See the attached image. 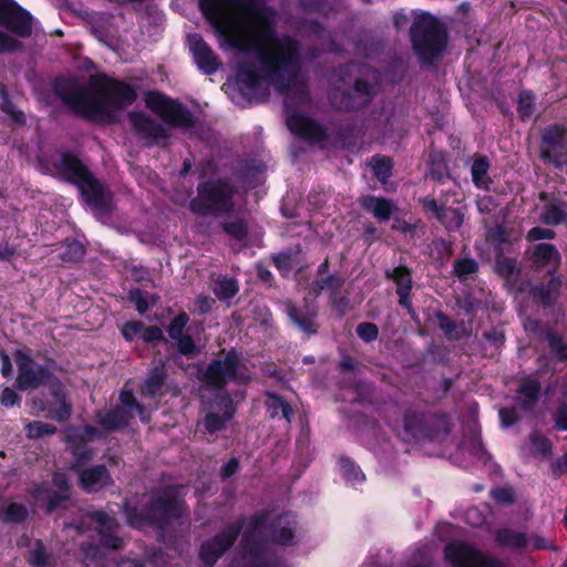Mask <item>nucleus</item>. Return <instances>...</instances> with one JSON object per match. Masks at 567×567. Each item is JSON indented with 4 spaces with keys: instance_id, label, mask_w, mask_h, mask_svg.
<instances>
[{
    "instance_id": "nucleus-26",
    "label": "nucleus",
    "mask_w": 567,
    "mask_h": 567,
    "mask_svg": "<svg viewBox=\"0 0 567 567\" xmlns=\"http://www.w3.org/2000/svg\"><path fill=\"white\" fill-rule=\"evenodd\" d=\"M431 410H417L408 408L402 417V426L405 441L425 440L426 422Z\"/></svg>"
},
{
    "instance_id": "nucleus-61",
    "label": "nucleus",
    "mask_w": 567,
    "mask_h": 567,
    "mask_svg": "<svg viewBox=\"0 0 567 567\" xmlns=\"http://www.w3.org/2000/svg\"><path fill=\"white\" fill-rule=\"evenodd\" d=\"M495 270L502 278L509 280L517 272L516 260L508 257H497Z\"/></svg>"
},
{
    "instance_id": "nucleus-44",
    "label": "nucleus",
    "mask_w": 567,
    "mask_h": 567,
    "mask_svg": "<svg viewBox=\"0 0 567 567\" xmlns=\"http://www.w3.org/2000/svg\"><path fill=\"white\" fill-rule=\"evenodd\" d=\"M223 231L237 241H245L249 235V226L245 218L221 223Z\"/></svg>"
},
{
    "instance_id": "nucleus-39",
    "label": "nucleus",
    "mask_w": 567,
    "mask_h": 567,
    "mask_svg": "<svg viewBox=\"0 0 567 567\" xmlns=\"http://www.w3.org/2000/svg\"><path fill=\"white\" fill-rule=\"evenodd\" d=\"M489 167L491 163L485 155H478L474 158L471 166V175L472 181L477 188L485 190L489 189V186L493 183L492 178L488 176Z\"/></svg>"
},
{
    "instance_id": "nucleus-35",
    "label": "nucleus",
    "mask_w": 567,
    "mask_h": 567,
    "mask_svg": "<svg viewBox=\"0 0 567 567\" xmlns=\"http://www.w3.org/2000/svg\"><path fill=\"white\" fill-rule=\"evenodd\" d=\"M265 408L270 419H284L291 423L293 419V410L284 395L267 391L265 393Z\"/></svg>"
},
{
    "instance_id": "nucleus-12",
    "label": "nucleus",
    "mask_w": 567,
    "mask_h": 567,
    "mask_svg": "<svg viewBox=\"0 0 567 567\" xmlns=\"http://www.w3.org/2000/svg\"><path fill=\"white\" fill-rule=\"evenodd\" d=\"M444 556L452 567H506L499 558L489 556L465 542L449 543Z\"/></svg>"
},
{
    "instance_id": "nucleus-20",
    "label": "nucleus",
    "mask_w": 567,
    "mask_h": 567,
    "mask_svg": "<svg viewBox=\"0 0 567 567\" xmlns=\"http://www.w3.org/2000/svg\"><path fill=\"white\" fill-rule=\"evenodd\" d=\"M96 524V534L101 547L107 550H121L124 548V539L117 535L120 523L115 517L110 516L104 511H95L90 515Z\"/></svg>"
},
{
    "instance_id": "nucleus-46",
    "label": "nucleus",
    "mask_w": 567,
    "mask_h": 567,
    "mask_svg": "<svg viewBox=\"0 0 567 567\" xmlns=\"http://www.w3.org/2000/svg\"><path fill=\"white\" fill-rule=\"evenodd\" d=\"M29 516V511L21 503H10L4 509L0 511V520L2 523L21 524Z\"/></svg>"
},
{
    "instance_id": "nucleus-8",
    "label": "nucleus",
    "mask_w": 567,
    "mask_h": 567,
    "mask_svg": "<svg viewBox=\"0 0 567 567\" xmlns=\"http://www.w3.org/2000/svg\"><path fill=\"white\" fill-rule=\"evenodd\" d=\"M144 101L146 106L158 114L169 127L190 130L198 123L197 117L186 105L159 91L146 92Z\"/></svg>"
},
{
    "instance_id": "nucleus-60",
    "label": "nucleus",
    "mask_w": 567,
    "mask_h": 567,
    "mask_svg": "<svg viewBox=\"0 0 567 567\" xmlns=\"http://www.w3.org/2000/svg\"><path fill=\"white\" fill-rule=\"evenodd\" d=\"M530 293L533 298L539 301L544 307H549L554 303V295L551 282L545 285H536L532 288Z\"/></svg>"
},
{
    "instance_id": "nucleus-36",
    "label": "nucleus",
    "mask_w": 567,
    "mask_h": 567,
    "mask_svg": "<svg viewBox=\"0 0 567 567\" xmlns=\"http://www.w3.org/2000/svg\"><path fill=\"white\" fill-rule=\"evenodd\" d=\"M497 545L517 551H524L528 546V536L509 527H502L495 532Z\"/></svg>"
},
{
    "instance_id": "nucleus-33",
    "label": "nucleus",
    "mask_w": 567,
    "mask_h": 567,
    "mask_svg": "<svg viewBox=\"0 0 567 567\" xmlns=\"http://www.w3.org/2000/svg\"><path fill=\"white\" fill-rule=\"evenodd\" d=\"M53 400L42 403L41 410L48 413V416L59 423L66 422L72 414V404L66 399L65 385L55 394H51Z\"/></svg>"
},
{
    "instance_id": "nucleus-37",
    "label": "nucleus",
    "mask_w": 567,
    "mask_h": 567,
    "mask_svg": "<svg viewBox=\"0 0 567 567\" xmlns=\"http://www.w3.org/2000/svg\"><path fill=\"white\" fill-rule=\"evenodd\" d=\"M567 203L558 197L545 204L540 214V220L547 226H558L567 223Z\"/></svg>"
},
{
    "instance_id": "nucleus-47",
    "label": "nucleus",
    "mask_w": 567,
    "mask_h": 567,
    "mask_svg": "<svg viewBox=\"0 0 567 567\" xmlns=\"http://www.w3.org/2000/svg\"><path fill=\"white\" fill-rule=\"evenodd\" d=\"M372 172L375 178L382 183H388L393 172V161L388 156L375 155L372 157Z\"/></svg>"
},
{
    "instance_id": "nucleus-25",
    "label": "nucleus",
    "mask_w": 567,
    "mask_h": 567,
    "mask_svg": "<svg viewBox=\"0 0 567 567\" xmlns=\"http://www.w3.org/2000/svg\"><path fill=\"white\" fill-rule=\"evenodd\" d=\"M54 167L66 182L76 187L92 173L78 155L69 151L61 153Z\"/></svg>"
},
{
    "instance_id": "nucleus-30",
    "label": "nucleus",
    "mask_w": 567,
    "mask_h": 567,
    "mask_svg": "<svg viewBox=\"0 0 567 567\" xmlns=\"http://www.w3.org/2000/svg\"><path fill=\"white\" fill-rule=\"evenodd\" d=\"M133 414L123 406L116 405L109 411H97L99 425L107 432H117L130 425Z\"/></svg>"
},
{
    "instance_id": "nucleus-13",
    "label": "nucleus",
    "mask_w": 567,
    "mask_h": 567,
    "mask_svg": "<svg viewBox=\"0 0 567 567\" xmlns=\"http://www.w3.org/2000/svg\"><path fill=\"white\" fill-rule=\"evenodd\" d=\"M330 100L340 111H359L372 102L373 87L369 81L359 78L355 79L351 89L332 92Z\"/></svg>"
},
{
    "instance_id": "nucleus-9",
    "label": "nucleus",
    "mask_w": 567,
    "mask_h": 567,
    "mask_svg": "<svg viewBox=\"0 0 567 567\" xmlns=\"http://www.w3.org/2000/svg\"><path fill=\"white\" fill-rule=\"evenodd\" d=\"M245 524L246 518L241 516L225 525L214 536L203 540L198 549L200 567H215L217 561L234 547Z\"/></svg>"
},
{
    "instance_id": "nucleus-27",
    "label": "nucleus",
    "mask_w": 567,
    "mask_h": 567,
    "mask_svg": "<svg viewBox=\"0 0 567 567\" xmlns=\"http://www.w3.org/2000/svg\"><path fill=\"white\" fill-rule=\"evenodd\" d=\"M215 404L219 410L223 411V414L220 415L216 412H208L205 415L204 426L209 434H215L221 431L226 423L231 420L236 413V406L228 393L219 395Z\"/></svg>"
},
{
    "instance_id": "nucleus-6",
    "label": "nucleus",
    "mask_w": 567,
    "mask_h": 567,
    "mask_svg": "<svg viewBox=\"0 0 567 567\" xmlns=\"http://www.w3.org/2000/svg\"><path fill=\"white\" fill-rule=\"evenodd\" d=\"M12 354L18 368L17 385L20 391L48 386L51 394L58 395L62 381L48 367L33 360L30 348L16 349Z\"/></svg>"
},
{
    "instance_id": "nucleus-1",
    "label": "nucleus",
    "mask_w": 567,
    "mask_h": 567,
    "mask_svg": "<svg viewBox=\"0 0 567 567\" xmlns=\"http://www.w3.org/2000/svg\"><path fill=\"white\" fill-rule=\"evenodd\" d=\"M237 0H199V10L227 44L244 54L255 53L236 68L240 89L256 91L262 83L279 93H288L298 80L301 69V44L292 35H278L275 20L264 10L252 11V19L236 33L237 21L229 8Z\"/></svg>"
},
{
    "instance_id": "nucleus-43",
    "label": "nucleus",
    "mask_w": 567,
    "mask_h": 567,
    "mask_svg": "<svg viewBox=\"0 0 567 567\" xmlns=\"http://www.w3.org/2000/svg\"><path fill=\"white\" fill-rule=\"evenodd\" d=\"M516 110L523 122L533 116L536 110V95L532 90H522L519 92Z\"/></svg>"
},
{
    "instance_id": "nucleus-5",
    "label": "nucleus",
    "mask_w": 567,
    "mask_h": 567,
    "mask_svg": "<svg viewBox=\"0 0 567 567\" xmlns=\"http://www.w3.org/2000/svg\"><path fill=\"white\" fill-rule=\"evenodd\" d=\"M410 41L422 66H432L443 56L449 43L445 25L429 12L415 16L410 27Z\"/></svg>"
},
{
    "instance_id": "nucleus-48",
    "label": "nucleus",
    "mask_w": 567,
    "mask_h": 567,
    "mask_svg": "<svg viewBox=\"0 0 567 567\" xmlns=\"http://www.w3.org/2000/svg\"><path fill=\"white\" fill-rule=\"evenodd\" d=\"M339 463L343 477L348 483L355 485L364 482L365 475L350 457L342 456L340 457Z\"/></svg>"
},
{
    "instance_id": "nucleus-21",
    "label": "nucleus",
    "mask_w": 567,
    "mask_h": 567,
    "mask_svg": "<svg viewBox=\"0 0 567 567\" xmlns=\"http://www.w3.org/2000/svg\"><path fill=\"white\" fill-rule=\"evenodd\" d=\"M567 127L565 124H549L540 135V158L559 166L558 158L566 146Z\"/></svg>"
},
{
    "instance_id": "nucleus-49",
    "label": "nucleus",
    "mask_w": 567,
    "mask_h": 567,
    "mask_svg": "<svg viewBox=\"0 0 567 567\" xmlns=\"http://www.w3.org/2000/svg\"><path fill=\"white\" fill-rule=\"evenodd\" d=\"M542 385L537 379H526L517 388V392L526 398L524 406L535 404L540 394Z\"/></svg>"
},
{
    "instance_id": "nucleus-59",
    "label": "nucleus",
    "mask_w": 567,
    "mask_h": 567,
    "mask_svg": "<svg viewBox=\"0 0 567 567\" xmlns=\"http://www.w3.org/2000/svg\"><path fill=\"white\" fill-rule=\"evenodd\" d=\"M66 449L74 457L75 466H81L93 457V452L86 444L66 443Z\"/></svg>"
},
{
    "instance_id": "nucleus-34",
    "label": "nucleus",
    "mask_w": 567,
    "mask_h": 567,
    "mask_svg": "<svg viewBox=\"0 0 567 567\" xmlns=\"http://www.w3.org/2000/svg\"><path fill=\"white\" fill-rule=\"evenodd\" d=\"M166 378L165 365L161 362L150 370L146 379L141 384V393L148 399L161 398Z\"/></svg>"
},
{
    "instance_id": "nucleus-19",
    "label": "nucleus",
    "mask_w": 567,
    "mask_h": 567,
    "mask_svg": "<svg viewBox=\"0 0 567 567\" xmlns=\"http://www.w3.org/2000/svg\"><path fill=\"white\" fill-rule=\"evenodd\" d=\"M423 212L431 218H435L449 233L457 231L464 223V214L458 208L446 207L439 204L432 196L419 199Z\"/></svg>"
},
{
    "instance_id": "nucleus-29",
    "label": "nucleus",
    "mask_w": 567,
    "mask_h": 567,
    "mask_svg": "<svg viewBox=\"0 0 567 567\" xmlns=\"http://www.w3.org/2000/svg\"><path fill=\"white\" fill-rule=\"evenodd\" d=\"M360 206L380 221H388L393 215L396 206L390 198L375 195H365L359 198Z\"/></svg>"
},
{
    "instance_id": "nucleus-11",
    "label": "nucleus",
    "mask_w": 567,
    "mask_h": 567,
    "mask_svg": "<svg viewBox=\"0 0 567 567\" xmlns=\"http://www.w3.org/2000/svg\"><path fill=\"white\" fill-rule=\"evenodd\" d=\"M128 120L135 136L146 148L171 146L172 131L163 123L144 112H131Z\"/></svg>"
},
{
    "instance_id": "nucleus-38",
    "label": "nucleus",
    "mask_w": 567,
    "mask_h": 567,
    "mask_svg": "<svg viewBox=\"0 0 567 567\" xmlns=\"http://www.w3.org/2000/svg\"><path fill=\"white\" fill-rule=\"evenodd\" d=\"M532 258L538 267H547L554 265L555 268H558L561 260L560 252L556 246L548 243H540L535 245Z\"/></svg>"
},
{
    "instance_id": "nucleus-58",
    "label": "nucleus",
    "mask_w": 567,
    "mask_h": 567,
    "mask_svg": "<svg viewBox=\"0 0 567 567\" xmlns=\"http://www.w3.org/2000/svg\"><path fill=\"white\" fill-rule=\"evenodd\" d=\"M49 554L47 553L42 540L38 539L34 548L29 551L27 561L34 567H47L49 565Z\"/></svg>"
},
{
    "instance_id": "nucleus-2",
    "label": "nucleus",
    "mask_w": 567,
    "mask_h": 567,
    "mask_svg": "<svg viewBox=\"0 0 567 567\" xmlns=\"http://www.w3.org/2000/svg\"><path fill=\"white\" fill-rule=\"evenodd\" d=\"M179 485L169 484L151 494L126 497L121 505L126 525L135 530L166 532L186 511Z\"/></svg>"
},
{
    "instance_id": "nucleus-32",
    "label": "nucleus",
    "mask_w": 567,
    "mask_h": 567,
    "mask_svg": "<svg viewBox=\"0 0 567 567\" xmlns=\"http://www.w3.org/2000/svg\"><path fill=\"white\" fill-rule=\"evenodd\" d=\"M427 417L425 440L439 442L445 440L452 430L449 414L443 411L431 410Z\"/></svg>"
},
{
    "instance_id": "nucleus-52",
    "label": "nucleus",
    "mask_w": 567,
    "mask_h": 567,
    "mask_svg": "<svg viewBox=\"0 0 567 567\" xmlns=\"http://www.w3.org/2000/svg\"><path fill=\"white\" fill-rule=\"evenodd\" d=\"M487 240L494 246L497 255H501L503 245L509 243V234L503 224H497L487 230Z\"/></svg>"
},
{
    "instance_id": "nucleus-42",
    "label": "nucleus",
    "mask_w": 567,
    "mask_h": 567,
    "mask_svg": "<svg viewBox=\"0 0 567 567\" xmlns=\"http://www.w3.org/2000/svg\"><path fill=\"white\" fill-rule=\"evenodd\" d=\"M97 430L91 424L83 426H71L66 430L64 435L65 443L86 444L97 437Z\"/></svg>"
},
{
    "instance_id": "nucleus-18",
    "label": "nucleus",
    "mask_w": 567,
    "mask_h": 567,
    "mask_svg": "<svg viewBox=\"0 0 567 567\" xmlns=\"http://www.w3.org/2000/svg\"><path fill=\"white\" fill-rule=\"evenodd\" d=\"M189 323V316L181 310L167 324L166 332L168 338L175 342L177 352L187 359H194L200 353V348L196 344L194 338L185 332Z\"/></svg>"
},
{
    "instance_id": "nucleus-15",
    "label": "nucleus",
    "mask_w": 567,
    "mask_h": 567,
    "mask_svg": "<svg viewBox=\"0 0 567 567\" xmlns=\"http://www.w3.org/2000/svg\"><path fill=\"white\" fill-rule=\"evenodd\" d=\"M81 197L92 209L101 214H109L113 207V194L102 184L93 173L89 175L78 187Z\"/></svg>"
},
{
    "instance_id": "nucleus-28",
    "label": "nucleus",
    "mask_w": 567,
    "mask_h": 567,
    "mask_svg": "<svg viewBox=\"0 0 567 567\" xmlns=\"http://www.w3.org/2000/svg\"><path fill=\"white\" fill-rule=\"evenodd\" d=\"M267 535L265 540L275 545L289 546L293 544L295 528L287 520L285 514H280L272 519L268 518L266 527Z\"/></svg>"
},
{
    "instance_id": "nucleus-22",
    "label": "nucleus",
    "mask_w": 567,
    "mask_h": 567,
    "mask_svg": "<svg viewBox=\"0 0 567 567\" xmlns=\"http://www.w3.org/2000/svg\"><path fill=\"white\" fill-rule=\"evenodd\" d=\"M189 51L198 70L206 74H215L221 66V61L202 34L192 33L187 37Z\"/></svg>"
},
{
    "instance_id": "nucleus-23",
    "label": "nucleus",
    "mask_w": 567,
    "mask_h": 567,
    "mask_svg": "<svg viewBox=\"0 0 567 567\" xmlns=\"http://www.w3.org/2000/svg\"><path fill=\"white\" fill-rule=\"evenodd\" d=\"M286 313L290 323L308 337L316 336L319 332L320 324L317 321L318 308L316 305L305 301L302 306H297L292 301H287Z\"/></svg>"
},
{
    "instance_id": "nucleus-3",
    "label": "nucleus",
    "mask_w": 567,
    "mask_h": 567,
    "mask_svg": "<svg viewBox=\"0 0 567 567\" xmlns=\"http://www.w3.org/2000/svg\"><path fill=\"white\" fill-rule=\"evenodd\" d=\"M237 186L228 177H209L198 182L196 196L188 202L189 212L199 217H228L236 208Z\"/></svg>"
},
{
    "instance_id": "nucleus-4",
    "label": "nucleus",
    "mask_w": 567,
    "mask_h": 567,
    "mask_svg": "<svg viewBox=\"0 0 567 567\" xmlns=\"http://www.w3.org/2000/svg\"><path fill=\"white\" fill-rule=\"evenodd\" d=\"M91 103L102 105V113H90V121L117 122L116 112L131 106L137 100V90L130 83L96 73L91 75Z\"/></svg>"
},
{
    "instance_id": "nucleus-7",
    "label": "nucleus",
    "mask_w": 567,
    "mask_h": 567,
    "mask_svg": "<svg viewBox=\"0 0 567 567\" xmlns=\"http://www.w3.org/2000/svg\"><path fill=\"white\" fill-rule=\"evenodd\" d=\"M51 89L64 105L86 120H90V113H102L103 111L99 103H91V78L87 85H84L76 78L58 75L52 80Z\"/></svg>"
},
{
    "instance_id": "nucleus-53",
    "label": "nucleus",
    "mask_w": 567,
    "mask_h": 567,
    "mask_svg": "<svg viewBox=\"0 0 567 567\" xmlns=\"http://www.w3.org/2000/svg\"><path fill=\"white\" fill-rule=\"evenodd\" d=\"M386 277L395 282L396 289L406 288V290H412V271L409 267L400 265L395 267L391 272L388 271Z\"/></svg>"
},
{
    "instance_id": "nucleus-40",
    "label": "nucleus",
    "mask_w": 567,
    "mask_h": 567,
    "mask_svg": "<svg viewBox=\"0 0 567 567\" xmlns=\"http://www.w3.org/2000/svg\"><path fill=\"white\" fill-rule=\"evenodd\" d=\"M344 284L346 278L338 272L328 274L321 278H315L310 285V291L317 297L327 290L334 293L340 291Z\"/></svg>"
},
{
    "instance_id": "nucleus-51",
    "label": "nucleus",
    "mask_w": 567,
    "mask_h": 567,
    "mask_svg": "<svg viewBox=\"0 0 567 567\" xmlns=\"http://www.w3.org/2000/svg\"><path fill=\"white\" fill-rule=\"evenodd\" d=\"M238 291V281L235 278H223L214 287V293L220 301L234 298Z\"/></svg>"
},
{
    "instance_id": "nucleus-31",
    "label": "nucleus",
    "mask_w": 567,
    "mask_h": 567,
    "mask_svg": "<svg viewBox=\"0 0 567 567\" xmlns=\"http://www.w3.org/2000/svg\"><path fill=\"white\" fill-rule=\"evenodd\" d=\"M31 495L38 502H42L43 499L47 501V514H52L56 509L64 507V504L71 498L70 494L52 491L45 482L34 484L31 489Z\"/></svg>"
},
{
    "instance_id": "nucleus-14",
    "label": "nucleus",
    "mask_w": 567,
    "mask_h": 567,
    "mask_svg": "<svg viewBox=\"0 0 567 567\" xmlns=\"http://www.w3.org/2000/svg\"><path fill=\"white\" fill-rule=\"evenodd\" d=\"M0 27L20 37L32 33V16L14 0H0Z\"/></svg>"
},
{
    "instance_id": "nucleus-56",
    "label": "nucleus",
    "mask_w": 567,
    "mask_h": 567,
    "mask_svg": "<svg viewBox=\"0 0 567 567\" xmlns=\"http://www.w3.org/2000/svg\"><path fill=\"white\" fill-rule=\"evenodd\" d=\"M337 138L346 148H353L358 145V126L354 123H347L339 127Z\"/></svg>"
},
{
    "instance_id": "nucleus-55",
    "label": "nucleus",
    "mask_w": 567,
    "mask_h": 567,
    "mask_svg": "<svg viewBox=\"0 0 567 567\" xmlns=\"http://www.w3.org/2000/svg\"><path fill=\"white\" fill-rule=\"evenodd\" d=\"M478 271V262L473 258H460L454 261L453 274L460 280H466L471 275Z\"/></svg>"
},
{
    "instance_id": "nucleus-57",
    "label": "nucleus",
    "mask_w": 567,
    "mask_h": 567,
    "mask_svg": "<svg viewBox=\"0 0 567 567\" xmlns=\"http://www.w3.org/2000/svg\"><path fill=\"white\" fill-rule=\"evenodd\" d=\"M329 305L337 318L342 319L350 309V298L341 295L340 291L329 293Z\"/></svg>"
},
{
    "instance_id": "nucleus-54",
    "label": "nucleus",
    "mask_w": 567,
    "mask_h": 567,
    "mask_svg": "<svg viewBox=\"0 0 567 567\" xmlns=\"http://www.w3.org/2000/svg\"><path fill=\"white\" fill-rule=\"evenodd\" d=\"M25 434L31 440H38L47 435H53L58 429L53 424L44 423L41 421L29 422L25 426Z\"/></svg>"
},
{
    "instance_id": "nucleus-64",
    "label": "nucleus",
    "mask_w": 567,
    "mask_h": 567,
    "mask_svg": "<svg viewBox=\"0 0 567 567\" xmlns=\"http://www.w3.org/2000/svg\"><path fill=\"white\" fill-rule=\"evenodd\" d=\"M247 567H285V560L275 551L267 550L262 558L251 561Z\"/></svg>"
},
{
    "instance_id": "nucleus-17",
    "label": "nucleus",
    "mask_w": 567,
    "mask_h": 567,
    "mask_svg": "<svg viewBox=\"0 0 567 567\" xmlns=\"http://www.w3.org/2000/svg\"><path fill=\"white\" fill-rule=\"evenodd\" d=\"M267 522L268 511H259L250 517L248 527L240 539L244 558H251L252 561H256L267 553L265 537L254 536V534L266 527Z\"/></svg>"
},
{
    "instance_id": "nucleus-10",
    "label": "nucleus",
    "mask_w": 567,
    "mask_h": 567,
    "mask_svg": "<svg viewBox=\"0 0 567 567\" xmlns=\"http://www.w3.org/2000/svg\"><path fill=\"white\" fill-rule=\"evenodd\" d=\"M240 365V353L231 348L224 359L212 360L206 369L199 373V380L212 389L224 391L228 382L239 379Z\"/></svg>"
},
{
    "instance_id": "nucleus-50",
    "label": "nucleus",
    "mask_w": 567,
    "mask_h": 567,
    "mask_svg": "<svg viewBox=\"0 0 567 567\" xmlns=\"http://www.w3.org/2000/svg\"><path fill=\"white\" fill-rule=\"evenodd\" d=\"M85 251V247L79 240H66L62 246L60 258L63 262H78L83 259Z\"/></svg>"
},
{
    "instance_id": "nucleus-62",
    "label": "nucleus",
    "mask_w": 567,
    "mask_h": 567,
    "mask_svg": "<svg viewBox=\"0 0 567 567\" xmlns=\"http://www.w3.org/2000/svg\"><path fill=\"white\" fill-rule=\"evenodd\" d=\"M120 406L128 410L130 413L133 411H137L138 413H143L145 408L143 404L138 403L134 392L132 390L122 389L120 392Z\"/></svg>"
},
{
    "instance_id": "nucleus-16",
    "label": "nucleus",
    "mask_w": 567,
    "mask_h": 567,
    "mask_svg": "<svg viewBox=\"0 0 567 567\" xmlns=\"http://www.w3.org/2000/svg\"><path fill=\"white\" fill-rule=\"evenodd\" d=\"M286 125L295 136L311 144L326 142L329 138L328 131L321 123L296 111L287 114Z\"/></svg>"
},
{
    "instance_id": "nucleus-24",
    "label": "nucleus",
    "mask_w": 567,
    "mask_h": 567,
    "mask_svg": "<svg viewBox=\"0 0 567 567\" xmlns=\"http://www.w3.org/2000/svg\"><path fill=\"white\" fill-rule=\"evenodd\" d=\"M79 486L87 494L104 491L114 485V480L103 464H95L93 466L78 471Z\"/></svg>"
},
{
    "instance_id": "nucleus-41",
    "label": "nucleus",
    "mask_w": 567,
    "mask_h": 567,
    "mask_svg": "<svg viewBox=\"0 0 567 567\" xmlns=\"http://www.w3.org/2000/svg\"><path fill=\"white\" fill-rule=\"evenodd\" d=\"M430 178L437 183H444L450 177L449 164L443 152H432L429 159Z\"/></svg>"
},
{
    "instance_id": "nucleus-45",
    "label": "nucleus",
    "mask_w": 567,
    "mask_h": 567,
    "mask_svg": "<svg viewBox=\"0 0 567 567\" xmlns=\"http://www.w3.org/2000/svg\"><path fill=\"white\" fill-rule=\"evenodd\" d=\"M529 442L532 445V455L534 457H549L553 454L551 441L539 432H532L529 434Z\"/></svg>"
},
{
    "instance_id": "nucleus-63",
    "label": "nucleus",
    "mask_w": 567,
    "mask_h": 567,
    "mask_svg": "<svg viewBox=\"0 0 567 567\" xmlns=\"http://www.w3.org/2000/svg\"><path fill=\"white\" fill-rule=\"evenodd\" d=\"M141 339L145 343L162 342L167 344L168 339L164 336L163 330L158 326H145L141 333Z\"/></svg>"
}]
</instances>
